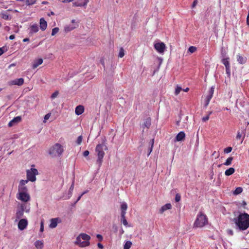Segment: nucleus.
Wrapping results in <instances>:
<instances>
[{"label": "nucleus", "mask_w": 249, "mask_h": 249, "mask_svg": "<svg viewBox=\"0 0 249 249\" xmlns=\"http://www.w3.org/2000/svg\"><path fill=\"white\" fill-rule=\"evenodd\" d=\"M235 228L239 231L246 230L249 227V214L245 212L240 213L233 219Z\"/></svg>", "instance_id": "obj_1"}, {"label": "nucleus", "mask_w": 249, "mask_h": 249, "mask_svg": "<svg viewBox=\"0 0 249 249\" xmlns=\"http://www.w3.org/2000/svg\"><path fill=\"white\" fill-rule=\"evenodd\" d=\"M27 181L21 179L18 186V192L16 195L17 198L21 201L26 203L30 200L31 196L28 193V190L26 186Z\"/></svg>", "instance_id": "obj_2"}, {"label": "nucleus", "mask_w": 249, "mask_h": 249, "mask_svg": "<svg viewBox=\"0 0 249 249\" xmlns=\"http://www.w3.org/2000/svg\"><path fill=\"white\" fill-rule=\"evenodd\" d=\"M107 146L104 143L98 144L96 146L95 151L97 154L96 164L98 165V169L100 168L103 162V159L105 156L104 150H107Z\"/></svg>", "instance_id": "obj_3"}, {"label": "nucleus", "mask_w": 249, "mask_h": 249, "mask_svg": "<svg viewBox=\"0 0 249 249\" xmlns=\"http://www.w3.org/2000/svg\"><path fill=\"white\" fill-rule=\"evenodd\" d=\"M90 237L86 233H81L77 237L75 244L83 248L89 245Z\"/></svg>", "instance_id": "obj_4"}, {"label": "nucleus", "mask_w": 249, "mask_h": 249, "mask_svg": "<svg viewBox=\"0 0 249 249\" xmlns=\"http://www.w3.org/2000/svg\"><path fill=\"white\" fill-rule=\"evenodd\" d=\"M208 223V219L206 215L200 212L197 215V217L194 223V227L202 228Z\"/></svg>", "instance_id": "obj_5"}, {"label": "nucleus", "mask_w": 249, "mask_h": 249, "mask_svg": "<svg viewBox=\"0 0 249 249\" xmlns=\"http://www.w3.org/2000/svg\"><path fill=\"white\" fill-rule=\"evenodd\" d=\"M64 151V148L59 143H55L49 150V154L52 156H61Z\"/></svg>", "instance_id": "obj_6"}, {"label": "nucleus", "mask_w": 249, "mask_h": 249, "mask_svg": "<svg viewBox=\"0 0 249 249\" xmlns=\"http://www.w3.org/2000/svg\"><path fill=\"white\" fill-rule=\"evenodd\" d=\"M38 171L35 168H31L26 171L27 179L23 181H27V183L29 181L34 182L36 180V175H38Z\"/></svg>", "instance_id": "obj_7"}, {"label": "nucleus", "mask_w": 249, "mask_h": 249, "mask_svg": "<svg viewBox=\"0 0 249 249\" xmlns=\"http://www.w3.org/2000/svg\"><path fill=\"white\" fill-rule=\"evenodd\" d=\"M165 45L163 42H158L154 44V48L160 53H163L165 50Z\"/></svg>", "instance_id": "obj_8"}, {"label": "nucleus", "mask_w": 249, "mask_h": 249, "mask_svg": "<svg viewBox=\"0 0 249 249\" xmlns=\"http://www.w3.org/2000/svg\"><path fill=\"white\" fill-rule=\"evenodd\" d=\"M28 221L26 219H21L18 223V228L21 231L25 229L28 225Z\"/></svg>", "instance_id": "obj_9"}, {"label": "nucleus", "mask_w": 249, "mask_h": 249, "mask_svg": "<svg viewBox=\"0 0 249 249\" xmlns=\"http://www.w3.org/2000/svg\"><path fill=\"white\" fill-rule=\"evenodd\" d=\"M24 83V79L22 78L15 79L11 80L8 82L9 85H18V86H21Z\"/></svg>", "instance_id": "obj_10"}, {"label": "nucleus", "mask_w": 249, "mask_h": 249, "mask_svg": "<svg viewBox=\"0 0 249 249\" xmlns=\"http://www.w3.org/2000/svg\"><path fill=\"white\" fill-rule=\"evenodd\" d=\"M88 2L89 0H78L73 2V5L75 7H85Z\"/></svg>", "instance_id": "obj_11"}, {"label": "nucleus", "mask_w": 249, "mask_h": 249, "mask_svg": "<svg viewBox=\"0 0 249 249\" xmlns=\"http://www.w3.org/2000/svg\"><path fill=\"white\" fill-rule=\"evenodd\" d=\"M24 206H23V205H22L21 206V207L17 210L16 213V221L18 220L21 218L23 216V214H24Z\"/></svg>", "instance_id": "obj_12"}, {"label": "nucleus", "mask_w": 249, "mask_h": 249, "mask_svg": "<svg viewBox=\"0 0 249 249\" xmlns=\"http://www.w3.org/2000/svg\"><path fill=\"white\" fill-rule=\"evenodd\" d=\"M21 120V118L20 116H17L14 119H13L11 121H10L8 123V126L9 127L12 126L13 125H14L15 124L18 123Z\"/></svg>", "instance_id": "obj_13"}, {"label": "nucleus", "mask_w": 249, "mask_h": 249, "mask_svg": "<svg viewBox=\"0 0 249 249\" xmlns=\"http://www.w3.org/2000/svg\"><path fill=\"white\" fill-rule=\"evenodd\" d=\"M84 111V107L82 105H79L77 106L75 109V114L77 115H80L82 114Z\"/></svg>", "instance_id": "obj_14"}, {"label": "nucleus", "mask_w": 249, "mask_h": 249, "mask_svg": "<svg viewBox=\"0 0 249 249\" xmlns=\"http://www.w3.org/2000/svg\"><path fill=\"white\" fill-rule=\"evenodd\" d=\"M185 137V134L183 131L179 132L176 137V141L180 142L182 141Z\"/></svg>", "instance_id": "obj_15"}, {"label": "nucleus", "mask_w": 249, "mask_h": 249, "mask_svg": "<svg viewBox=\"0 0 249 249\" xmlns=\"http://www.w3.org/2000/svg\"><path fill=\"white\" fill-rule=\"evenodd\" d=\"M58 220V218H54L51 219L50 221L51 222L49 225V227L52 229L55 228L57 225Z\"/></svg>", "instance_id": "obj_16"}, {"label": "nucleus", "mask_w": 249, "mask_h": 249, "mask_svg": "<svg viewBox=\"0 0 249 249\" xmlns=\"http://www.w3.org/2000/svg\"><path fill=\"white\" fill-rule=\"evenodd\" d=\"M172 206L171 204L167 203L162 206L159 210V212L160 213H162L164 211L171 209Z\"/></svg>", "instance_id": "obj_17"}, {"label": "nucleus", "mask_w": 249, "mask_h": 249, "mask_svg": "<svg viewBox=\"0 0 249 249\" xmlns=\"http://www.w3.org/2000/svg\"><path fill=\"white\" fill-rule=\"evenodd\" d=\"M47 26V22L43 18L40 19V28L42 31H44Z\"/></svg>", "instance_id": "obj_18"}, {"label": "nucleus", "mask_w": 249, "mask_h": 249, "mask_svg": "<svg viewBox=\"0 0 249 249\" xmlns=\"http://www.w3.org/2000/svg\"><path fill=\"white\" fill-rule=\"evenodd\" d=\"M222 63L225 66V68L231 67L230 64V58L229 57H223L221 60Z\"/></svg>", "instance_id": "obj_19"}, {"label": "nucleus", "mask_w": 249, "mask_h": 249, "mask_svg": "<svg viewBox=\"0 0 249 249\" xmlns=\"http://www.w3.org/2000/svg\"><path fill=\"white\" fill-rule=\"evenodd\" d=\"M7 12V11L5 12H3L1 13L0 15L1 17L3 19L9 20L12 18V17L11 16V15L8 14Z\"/></svg>", "instance_id": "obj_20"}, {"label": "nucleus", "mask_w": 249, "mask_h": 249, "mask_svg": "<svg viewBox=\"0 0 249 249\" xmlns=\"http://www.w3.org/2000/svg\"><path fill=\"white\" fill-rule=\"evenodd\" d=\"M43 63V59L42 58H39L34 61L32 67L33 69L37 68L39 65H41Z\"/></svg>", "instance_id": "obj_21"}, {"label": "nucleus", "mask_w": 249, "mask_h": 249, "mask_svg": "<svg viewBox=\"0 0 249 249\" xmlns=\"http://www.w3.org/2000/svg\"><path fill=\"white\" fill-rule=\"evenodd\" d=\"M39 28L37 24H33L30 27V34H34L38 31Z\"/></svg>", "instance_id": "obj_22"}, {"label": "nucleus", "mask_w": 249, "mask_h": 249, "mask_svg": "<svg viewBox=\"0 0 249 249\" xmlns=\"http://www.w3.org/2000/svg\"><path fill=\"white\" fill-rule=\"evenodd\" d=\"M35 246L37 249H42L43 248V242L42 240H37L35 243Z\"/></svg>", "instance_id": "obj_23"}, {"label": "nucleus", "mask_w": 249, "mask_h": 249, "mask_svg": "<svg viewBox=\"0 0 249 249\" xmlns=\"http://www.w3.org/2000/svg\"><path fill=\"white\" fill-rule=\"evenodd\" d=\"M237 61L238 62V63L241 64H244L246 62V58L245 57H243V56H242L241 55H240L239 54H238L237 55Z\"/></svg>", "instance_id": "obj_24"}, {"label": "nucleus", "mask_w": 249, "mask_h": 249, "mask_svg": "<svg viewBox=\"0 0 249 249\" xmlns=\"http://www.w3.org/2000/svg\"><path fill=\"white\" fill-rule=\"evenodd\" d=\"M234 172V168H233V167H231L225 171V174L226 176H229L233 174Z\"/></svg>", "instance_id": "obj_25"}, {"label": "nucleus", "mask_w": 249, "mask_h": 249, "mask_svg": "<svg viewBox=\"0 0 249 249\" xmlns=\"http://www.w3.org/2000/svg\"><path fill=\"white\" fill-rule=\"evenodd\" d=\"M76 27V26L72 25H66L64 27V30L66 32H68L70 31H71V30H73Z\"/></svg>", "instance_id": "obj_26"}, {"label": "nucleus", "mask_w": 249, "mask_h": 249, "mask_svg": "<svg viewBox=\"0 0 249 249\" xmlns=\"http://www.w3.org/2000/svg\"><path fill=\"white\" fill-rule=\"evenodd\" d=\"M18 1L23 2L26 5H30L34 4L36 0H18Z\"/></svg>", "instance_id": "obj_27"}, {"label": "nucleus", "mask_w": 249, "mask_h": 249, "mask_svg": "<svg viewBox=\"0 0 249 249\" xmlns=\"http://www.w3.org/2000/svg\"><path fill=\"white\" fill-rule=\"evenodd\" d=\"M151 125V119L150 118H147L143 124V126L148 128Z\"/></svg>", "instance_id": "obj_28"}, {"label": "nucleus", "mask_w": 249, "mask_h": 249, "mask_svg": "<svg viewBox=\"0 0 249 249\" xmlns=\"http://www.w3.org/2000/svg\"><path fill=\"white\" fill-rule=\"evenodd\" d=\"M73 189H74V182H72V184L71 185V186L69 189V196L67 199H69L71 196L72 194V192L73 191Z\"/></svg>", "instance_id": "obj_29"}, {"label": "nucleus", "mask_w": 249, "mask_h": 249, "mask_svg": "<svg viewBox=\"0 0 249 249\" xmlns=\"http://www.w3.org/2000/svg\"><path fill=\"white\" fill-rule=\"evenodd\" d=\"M132 244V243L130 241H127L124 246V249H130Z\"/></svg>", "instance_id": "obj_30"}, {"label": "nucleus", "mask_w": 249, "mask_h": 249, "mask_svg": "<svg viewBox=\"0 0 249 249\" xmlns=\"http://www.w3.org/2000/svg\"><path fill=\"white\" fill-rule=\"evenodd\" d=\"M233 160V158L231 157L228 158L226 161L223 163L224 165L226 166L230 165L231 164V162Z\"/></svg>", "instance_id": "obj_31"}, {"label": "nucleus", "mask_w": 249, "mask_h": 249, "mask_svg": "<svg viewBox=\"0 0 249 249\" xmlns=\"http://www.w3.org/2000/svg\"><path fill=\"white\" fill-rule=\"evenodd\" d=\"M243 189L241 187H237L233 192L234 195H238L242 193Z\"/></svg>", "instance_id": "obj_32"}, {"label": "nucleus", "mask_w": 249, "mask_h": 249, "mask_svg": "<svg viewBox=\"0 0 249 249\" xmlns=\"http://www.w3.org/2000/svg\"><path fill=\"white\" fill-rule=\"evenodd\" d=\"M212 97L207 95L205 101V107H207Z\"/></svg>", "instance_id": "obj_33"}, {"label": "nucleus", "mask_w": 249, "mask_h": 249, "mask_svg": "<svg viewBox=\"0 0 249 249\" xmlns=\"http://www.w3.org/2000/svg\"><path fill=\"white\" fill-rule=\"evenodd\" d=\"M121 210L126 211V210L127 209V205L126 203H125L124 202H123L121 204Z\"/></svg>", "instance_id": "obj_34"}, {"label": "nucleus", "mask_w": 249, "mask_h": 249, "mask_svg": "<svg viewBox=\"0 0 249 249\" xmlns=\"http://www.w3.org/2000/svg\"><path fill=\"white\" fill-rule=\"evenodd\" d=\"M182 90V89L180 87L177 86L175 89V94L178 95Z\"/></svg>", "instance_id": "obj_35"}, {"label": "nucleus", "mask_w": 249, "mask_h": 249, "mask_svg": "<svg viewBox=\"0 0 249 249\" xmlns=\"http://www.w3.org/2000/svg\"><path fill=\"white\" fill-rule=\"evenodd\" d=\"M124 55V50L123 48H121L119 50V57L122 58Z\"/></svg>", "instance_id": "obj_36"}, {"label": "nucleus", "mask_w": 249, "mask_h": 249, "mask_svg": "<svg viewBox=\"0 0 249 249\" xmlns=\"http://www.w3.org/2000/svg\"><path fill=\"white\" fill-rule=\"evenodd\" d=\"M196 51V48L195 46H190L188 49V52L192 53Z\"/></svg>", "instance_id": "obj_37"}, {"label": "nucleus", "mask_w": 249, "mask_h": 249, "mask_svg": "<svg viewBox=\"0 0 249 249\" xmlns=\"http://www.w3.org/2000/svg\"><path fill=\"white\" fill-rule=\"evenodd\" d=\"M214 87L213 86L212 87L209 91V94L208 95L211 97H213V92H214Z\"/></svg>", "instance_id": "obj_38"}, {"label": "nucleus", "mask_w": 249, "mask_h": 249, "mask_svg": "<svg viewBox=\"0 0 249 249\" xmlns=\"http://www.w3.org/2000/svg\"><path fill=\"white\" fill-rule=\"evenodd\" d=\"M59 31V28L58 27H55L52 30V36H54Z\"/></svg>", "instance_id": "obj_39"}, {"label": "nucleus", "mask_w": 249, "mask_h": 249, "mask_svg": "<svg viewBox=\"0 0 249 249\" xmlns=\"http://www.w3.org/2000/svg\"><path fill=\"white\" fill-rule=\"evenodd\" d=\"M51 115V113H48L47 114H46L45 115L44 117L43 122L44 123H46V121L50 118Z\"/></svg>", "instance_id": "obj_40"}, {"label": "nucleus", "mask_w": 249, "mask_h": 249, "mask_svg": "<svg viewBox=\"0 0 249 249\" xmlns=\"http://www.w3.org/2000/svg\"><path fill=\"white\" fill-rule=\"evenodd\" d=\"M59 94V92L58 91H55L54 92H53L52 95H51V98L52 99H53L54 98H55L56 97H57V96Z\"/></svg>", "instance_id": "obj_41"}, {"label": "nucleus", "mask_w": 249, "mask_h": 249, "mask_svg": "<svg viewBox=\"0 0 249 249\" xmlns=\"http://www.w3.org/2000/svg\"><path fill=\"white\" fill-rule=\"evenodd\" d=\"M83 138L82 136H79L77 138V139L76 140V143L78 145H80L82 142Z\"/></svg>", "instance_id": "obj_42"}, {"label": "nucleus", "mask_w": 249, "mask_h": 249, "mask_svg": "<svg viewBox=\"0 0 249 249\" xmlns=\"http://www.w3.org/2000/svg\"><path fill=\"white\" fill-rule=\"evenodd\" d=\"M232 150V148L231 147H228L224 149V151L225 153H229Z\"/></svg>", "instance_id": "obj_43"}, {"label": "nucleus", "mask_w": 249, "mask_h": 249, "mask_svg": "<svg viewBox=\"0 0 249 249\" xmlns=\"http://www.w3.org/2000/svg\"><path fill=\"white\" fill-rule=\"evenodd\" d=\"M154 139H152L151 140V147L149 148V152L148 154V155H149L150 153L152 152V148H153V144H154Z\"/></svg>", "instance_id": "obj_44"}, {"label": "nucleus", "mask_w": 249, "mask_h": 249, "mask_svg": "<svg viewBox=\"0 0 249 249\" xmlns=\"http://www.w3.org/2000/svg\"><path fill=\"white\" fill-rule=\"evenodd\" d=\"M231 67L226 68V72L227 75L230 77L231 75Z\"/></svg>", "instance_id": "obj_45"}, {"label": "nucleus", "mask_w": 249, "mask_h": 249, "mask_svg": "<svg viewBox=\"0 0 249 249\" xmlns=\"http://www.w3.org/2000/svg\"><path fill=\"white\" fill-rule=\"evenodd\" d=\"M180 198H181L180 196L178 194H176V197H175L176 201L179 202L180 200Z\"/></svg>", "instance_id": "obj_46"}, {"label": "nucleus", "mask_w": 249, "mask_h": 249, "mask_svg": "<svg viewBox=\"0 0 249 249\" xmlns=\"http://www.w3.org/2000/svg\"><path fill=\"white\" fill-rule=\"evenodd\" d=\"M44 231V224L43 221H41L40 223V231L43 232Z\"/></svg>", "instance_id": "obj_47"}, {"label": "nucleus", "mask_w": 249, "mask_h": 249, "mask_svg": "<svg viewBox=\"0 0 249 249\" xmlns=\"http://www.w3.org/2000/svg\"><path fill=\"white\" fill-rule=\"evenodd\" d=\"M209 115H206L202 118V120L203 122H206L209 119Z\"/></svg>", "instance_id": "obj_48"}, {"label": "nucleus", "mask_w": 249, "mask_h": 249, "mask_svg": "<svg viewBox=\"0 0 249 249\" xmlns=\"http://www.w3.org/2000/svg\"><path fill=\"white\" fill-rule=\"evenodd\" d=\"M96 237L100 241H102L103 239V236L101 234H97Z\"/></svg>", "instance_id": "obj_49"}, {"label": "nucleus", "mask_w": 249, "mask_h": 249, "mask_svg": "<svg viewBox=\"0 0 249 249\" xmlns=\"http://www.w3.org/2000/svg\"><path fill=\"white\" fill-rule=\"evenodd\" d=\"M89 151L88 150H86L83 152V156L84 157H87L88 156H89Z\"/></svg>", "instance_id": "obj_50"}, {"label": "nucleus", "mask_w": 249, "mask_h": 249, "mask_svg": "<svg viewBox=\"0 0 249 249\" xmlns=\"http://www.w3.org/2000/svg\"><path fill=\"white\" fill-rule=\"evenodd\" d=\"M197 0H195L194 1H193V3L192 5V7L193 8H194L196 5V4H197Z\"/></svg>", "instance_id": "obj_51"}, {"label": "nucleus", "mask_w": 249, "mask_h": 249, "mask_svg": "<svg viewBox=\"0 0 249 249\" xmlns=\"http://www.w3.org/2000/svg\"><path fill=\"white\" fill-rule=\"evenodd\" d=\"M122 221L123 224L124 226H127V225L128 223H127V220H126V219L125 218H124V219H123V220H122Z\"/></svg>", "instance_id": "obj_52"}, {"label": "nucleus", "mask_w": 249, "mask_h": 249, "mask_svg": "<svg viewBox=\"0 0 249 249\" xmlns=\"http://www.w3.org/2000/svg\"><path fill=\"white\" fill-rule=\"evenodd\" d=\"M221 56H222V58H223V57H227L226 56L225 52H224L223 50L221 51Z\"/></svg>", "instance_id": "obj_53"}, {"label": "nucleus", "mask_w": 249, "mask_h": 249, "mask_svg": "<svg viewBox=\"0 0 249 249\" xmlns=\"http://www.w3.org/2000/svg\"><path fill=\"white\" fill-rule=\"evenodd\" d=\"M125 213H126V211L121 210V217H123L124 216H125Z\"/></svg>", "instance_id": "obj_54"}, {"label": "nucleus", "mask_w": 249, "mask_h": 249, "mask_svg": "<svg viewBox=\"0 0 249 249\" xmlns=\"http://www.w3.org/2000/svg\"><path fill=\"white\" fill-rule=\"evenodd\" d=\"M97 246L99 248H100L101 249H103L104 248L103 245L100 243L97 244Z\"/></svg>", "instance_id": "obj_55"}, {"label": "nucleus", "mask_w": 249, "mask_h": 249, "mask_svg": "<svg viewBox=\"0 0 249 249\" xmlns=\"http://www.w3.org/2000/svg\"><path fill=\"white\" fill-rule=\"evenodd\" d=\"M241 137V134L240 133V132H238L237 135L236 136V139H240Z\"/></svg>", "instance_id": "obj_56"}, {"label": "nucleus", "mask_w": 249, "mask_h": 249, "mask_svg": "<svg viewBox=\"0 0 249 249\" xmlns=\"http://www.w3.org/2000/svg\"><path fill=\"white\" fill-rule=\"evenodd\" d=\"M15 38V35H12L10 36H9V38L10 40H13V39H14Z\"/></svg>", "instance_id": "obj_57"}, {"label": "nucleus", "mask_w": 249, "mask_h": 249, "mask_svg": "<svg viewBox=\"0 0 249 249\" xmlns=\"http://www.w3.org/2000/svg\"><path fill=\"white\" fill-rule=\"evenodd\" d=\"M247 25H249V13H248L247 18Z\"/></svg>", "instance_id": "obj_58"}, {"label": "nucleus", "mask_w": 249, "mask_h": 249, "mask_svg": "<svg viewBox=\"0 0 249 249\" xmlns=\"http://www.w3.org/2000/svg\"><path fill=\"white\" fill-rule=\"evenodd\" d=\"M7 11H12L14 13H18V11L17 10H16V9H14V10H11V9H9L7 10Z\"/></svg>", "instance_id": "obj_59"}, {"label": "nucleus", "mask_w": 249, "mask_h": 249, "mask_svg": "<svg viewBox=\"0 0 249 249\" xmlns=\"http://www.w3.org/2000/svg\"><path fill=\"white\" fill-rule=\"evenodd\" d=\"M82 196L81 195H80L77 198L76 201L75 202V203H76L78 201L80 200V199H81V197Z\"/></svg>", "instance_id": "obj_60"}, {"label": "nucleus", "mask_w": 249, "mask_h": 249, "mask_svg": "<svg viewBox=\"0 0 249 249\" xmlns=\"http://www.w3.org/2000/svg\"><path fill=\"white\" fill-rule=\"evenodd\" d=\"M228 232V233H229V234H231V235H232L233 234V231H232V230H229Z\"/></svg>", "instance_id": "obj_61"}, {"label": "nucleus", "mask_w": 249, "mask_h": 249, "mask_svg": "<svg viewBox=\"0 0 249 249\" xmlns=\"http://www.w3.org/2000/svg\"><path fill=\"white\" fill-rule=\"evenodd\" d=\"M3 51L2 48H0V55L3 53Z\"/></svg>", "instance_id": "obj_62"}, {"label": "nucleus", "mask_w": 249, "mask_h": 249, "mask_svg": "<svg viewBox=\"0 0 249 249\" xmlns=\"http://www.w3.org/2000/svg\"><path fill=\"white\" fill-rule=\"evenodd\" d=\"M72 1H73V0H64L63 2H71Z\"/></svg>", "instance_id": "obj_63"}, {"label": "nucleus", "mask_w": 249, "mask_h": 249, "mask_svg": "<svg viewBox=\"0 0 249 249\" xmlns=\"http://www.w3.org/2000/svg\"><path fill=\"white\" fill-rule=\"evenodd\" d=\"M29 41V39L28 38H25L23 39V42H27Z\"/></svg>", "instance_id": "obj_64"}]
</instances>
